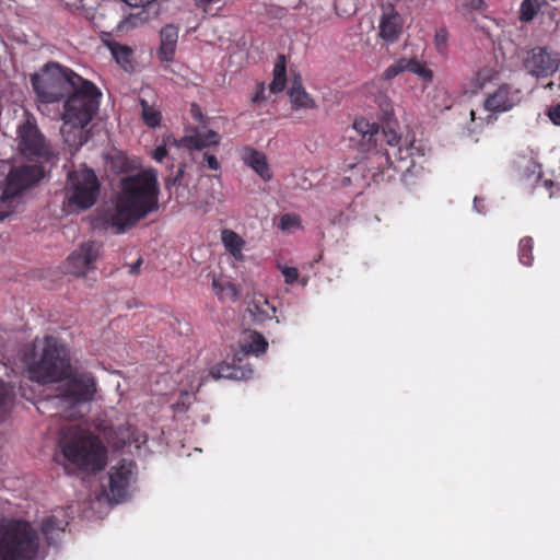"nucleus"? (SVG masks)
I'll return each instance as SVG.
<instances>
[{"mask_svg":"<svg viewBox=\"0 0 560 560\" xmlns=\"http://www.w3.org/2000/svg\"><path fill=\"white\" fill-rule=\"evenodd\" d=\"M27 373L31 381L39 384L67 378L56 396V405L66 418L82 417L96 393V383L92 374L72 373L68 349L52 336L34 342Z\"/></svg>","mask_w":560,"mask_h":560,"instance_id":"nucleus-1","label":"nucleus"},{"mask_svg":"<svg viewBox=\"0 0 560 560\" xmlns=\"http://www.w3.org/2000/svg\"><path fill=\"white\" fill-rule=\"evenodd\" d=\"M159 183L153 168L121 179L120 191L113 207L104 213V222L116 234L124 233L139 220L159 208Z\"/></svg>","mask_w":560,"mask_h":560,"instance_id":"nucleus-2","label":"nucleus"},{"mask_svg":"<svg viewBox=\"0 0 560 560\" xmlns=\"http://www.w3.org/2000/svg\"><path fill=\"white\" fill-rule=\"evenodd\" d=\"M101 93L85 80L65 101L60 133L71 150H78L89 139L88 126L100 105Z\"/></svg>","mask_w":560,"mask_h":560,"instance_id":"nucleus-3","label":"nucleus"},{"mask_svg":"<svg viewBox=\"0 0 560 560\" xmlns=\"http://www.w3.org/2000/svg\"><path fill=\"white\" fill-rule=\"evenodd\" d=\"M58 445L62 455V460L57 457L60 464L70 463L86 471H97L105 466V447L78 425L63 428Z\"/></svg>","mask_w":560,"mask_h":560,"instance_id":"nucleus-4","label":"nucleus"},{"mask_svg":"<svg viewBox=\"0 0 560 560\" xmlns=\"http://www.w3.org/2000/svg\"><path fill=\"white\" fill-rule=\"evenodd\" d=\"M38 536L30 523L0 521V560H43Z\"/></svg>","mask_w":560,"mask_h":560,"instance_id":"nucleus-5","label":"nucleus"},{"mask_svg":"<svg viewBox=\"0 0 560 560\" xmlns=\"http://www.w3.org/2000/svg\"><path fill=\"white\" fill-rule=\"evenodd\" d=\"M85 81L71 70L48 63L40 74L32 77L33 89L42 103H55L68 97Z\"/></svg>","mask_w":560,"mask_h":560,"instance_id":"nucleus-6","label":"nucleus"},{"mask_svg":"<svg viewBox=\"0 0 560 560\" xmlns=\"http://www.w3.org/2000/svg\"><path fill=\"white\" fill-rule=\"evenodd\" d=\"M100 192V183L93 170L81 167L68 174L66 199L74 211L93 207Z\"/></svg>","mask_w":560,"mask_h":560,"instance_id":"nucleus-7","label":"nucleus"},{"mask_svg":"<svg viewBox=\"0 0 560 560\" xmlns=\"http://www.w3.org/2000/svg\"><path fill=\"white\" fill-rule=\"evenodd\" d=\"M412 150L411 144L394 148L393 152L389 150L386 152L374 150L370 160L376 163L381 173L393 170L394 174H400L401 179L407 183L408 175L411 174L416 167L412 160Z\"/></svg>","mask_w":560,"mask_h":560,"instance_id":"nucleus-8","label":"nucleus"},{"mask_svg":"<svg viewBox=\"0 0 560 560\" xmlns=\"http://www.w3.org/2000/svg\"><path fill=\"white\" fill-rule=\"evenodd\" d=\"M44 174L45 170L37 164L24 165L12 170L8 175L7 186L0 196L1 202L9 203L22 190L39 182Z\"/></svg>","mask_w":560,"mask_h":560,"instance_id":"nucleus-9","label":"nucleus"},{"mask_svg":"<svg viewBox=\"0 0 560 560\" xmlns=\"http://www.w3.org/2000/svg\"><path fill=\"white\" fill-rule=\"evenodd\" d=\"M19 149L30 160H48L49 149L37 127L26 120L18 129Z\"/></svg>","mask_w":560,"mask_h":560,"instance_id":"nucleus-10","label":"nucleus"},{"mask_svg":"<svg viewBox=\"0 0 560 560\" xmlns=\"http://www.w3.org/2000/svg\"><path fill=\"white\" fill-rule=\"evenodd\" d=\"M100 256L101 244L94 241L84 242L68 256L65 269L68 273L77 277L85 276L94 269V264Z\"/></svg>","mask_w":560,"mask_h":560,"instance_id":"nucleus-11","label":"nucleus"},{"mask_svg":"<svg viewBox=\"0 0 560 560\" xmlns=\"http://www.w3.org/2000/svg\"><path fill=\"white\" fill-rule=\"evenodd\" d=\"M523 98L522 91L510 83L500 84L483 101V108L493 114L512 110Z\"/></svg>","mask_w":560,"mask_h":560,"instance_id":"nucleus-12","label":"nucleus"},{"mask_svg":"<svg viewBox=\"0 0 560 560\" xmlns=\"http://www.w3.org/2000/svg\"><path fill=\"white\" fill-rule=\"evenodd\" d=\"M557 55L548 51L546 47H535L528 51L524 60V67L534 77H548L559 67Z\"/></svg>","mask_w":560,"mask_h":560,"instance_id":"nucleus-13","label":"nucleus"},{"mask_svg":"<svg viewBox=\"0 0 560 560\" xmlns=\"http://www.w3.org/2000/svg\"><path fill=\"white\" fill-rule=\"evenodd\" d=\"M132 472L133 465L128 460H121L110 468L108 472V489L109 495L114 501L120 502L127 497Z\"/></svg>","mask_w":560,"mask_h":560,"instance_id":"nucleus-14","label":"nucleus"},{"mask_svg":"<svg viewBox=\"0 0 560 560\" xmlns=\"http://www.w3.org/2000/svg\"><path fill=\"white\" fill-rule=\"evenodd\" d=\"M220 142L218 132L208 129L195 128L182 139V144L189 150H202L210 145H217Z\"/></svg>","mask_w":560,"mask_h":560,"instance_id":"nucleus-15","label":"nucleus"},{"mask_svg":"<svg viewBox=\"0 0 560 560\" xmlns=\"http://www.w3.org/2000/svg\"><path fill=\"white\" fill-rule=\"evenodd\" d=\"M353 130L361 136L362 151L368 152L370 159L372 152L377 150L380 137L378 125L370 124L365 118H359L353 122Z\"/></svg>","mask_w":560,"mask_h":560,"instance_id":"nucleus-16","label":"nucleus"},{"mask_svg":"<svg viewBox=\"0 0 560 560\" xmlns=\"http://www.w3.org/2000/svg\"><path fill=\"white\" fill-rule=\"evenodd\" d=\"M68 520L63 510H57L51 516L46 517L42 523V533L48 544L56 542L63 533Z\"/></svg>","mask_w":560,"mask_h":560,"instance_id":"nucleus-17","label":"nucleus"},{"mask_svg":"<svg viewBox=\"0 0 560 560\" xmlns=\"http://www.w3.org/2000/svg\"><path fill=\"white\" fill-rule=\"evenodd\" d=\"M242 159L244 163L252 167L264 180L271 178L272 174L264 153L246 148L243 150Z\"/></svg>","mask_w":560,"mask_h":560,"instance_id":"nucleus-18","label":"nucleus"},{"mask_svg":"<svg viewBox=\"0 0 560 560\" xmlns=\"http://www.w3.org/2000/svg\"><path fill=\"white\" fill-rule=\"evenodd\" d=\"M113 442L116 447L135 445L137 450H140L147 442V435L136 431L128 424L127 427L118 428L114 432Z\"/></svg>","mask_w":560,"mask_h":560,"instance_id":"nucleus-19","label":"nucleus"},{"mask_svg":"<svg viewBox=\"0 0 560 560\" xmlns=\"http://www.w3.org/2000/svg\"><path fill=\"white\" fill-rule=\"evenodd\" d=\"M178 30L174 25H166L161 31L160 57L164 61L172 60L177 45Z\"/></svg>","mask_w":560,"mask_h":560,"instance_id":"nucleus-20","label":"nucleus"},{"mask_svg":"<svg viewBox=\"0 0 560 560\" xmlns=\"http://www.w3.org/2000/svg\"><path fill=\"white\" fill-rule=\"evenodd\" d=\"M221 242L225 250L236 260L244 258L243 250L246 242L236 232L224 229L221 231Z\"/></svg>","mask_w":560,"mask_h":560,"instance_id":"nucleus-21","label":"nucleus"},{"mask_svg":"<svg viewBox=\"0 0 560 560\" xmlns=\"http://www.w3.org/2000/svg\"><path fill=\"white\" fill-rule=\"evenodd\" d=\"M397 13L384 14L380 22V37L387 43H395L401 32Z\"/></svg>","mask_w":560,"mask_h":560,"instance_id":"nucleus-22","label":"nucleus"},{"mask_svg":"<svg viewBox=\"0 0 560 560\" xmlns=\"http://www.w3.org/2000/svg\"><path fill=\"white\" fill-rule=\"evenodd\" d=\"M518 176L528 183H538L541 179V166L532 158H522L518 161Z\"/></svg>","mask_w":560,"mask_h":560,"instance_id":"nucleus-23","label":"nucleus"},{"mask_svg":"<svg viewBox=\"0 0 560 560\" xmlns=\"http://www.w3.org/2000/svg\"><path fill=\"white\" fill-rule=\"evenodd\" d=\"M211 373L215 378L225 377L233 380H249L253 376L254 371L247 365H222L217 372L212 371Z\"/></svg>","mask_w":560,"mask_h":560,"instance_id":"nucleus-24","label":"nucleus"},{"mask_svg":"<svg viewBox=\"0 0 560 560\" xmlns=\"http://www.w3.org/2000/svg\"><path fill=\"white\" fill-rule=\"evenodd\" d=\"M285 72V59L283 55H280L273 67V80L268 86L269 94H278L284 90L287 83Z\"/></svg>","mask_w":560,"mask_h":560,"instance_id":"nucleus-25","label":"nucleus"},{"mask_svg":"<svg viewBox=\"0 0 560 560\" xmlns=\"http://www.w3.org/2000/svg\"><path fill=\"white\" fill-rule=\"evenodd\" d=\"M498 75L499 72L493 68L485 67L479 69L474 75V89L471 90V92L474 94H477L479 91H482L487 86V84L493 82L498 78Z\"/></svg>","mask_w":560,"mask_h":560,"instance_id":"nucleus-26","label":"nucleus"},{"mask_svg":"<svg viewBox=\"0 0 560 560\" xmlns=\"http://www.w3.org/2000/svg\"><path fill=\"white\" fill-rule=\"evenodd\" d=\"M289 96L292 103V106L296 109L306 107L311 104L312 100L306 94L304 89L301 85L300 80H293L291 88L289 90Z\"/></svg>","mask_w":560,"mask_h":560,"instance_id":"nucleus-27","label":"nucleus"},{"mask_svg":"<svg viewBox=\"0 0 560 560\" xmlns=\"http://www.w3.org/2000/svg\"><path fill=\"white\" fill-rule=\"evenodd\" d=\"M212 288L220 299H229L232 301L237 299L238 292L236 288L228 280L213 277Z\"/></svg>","mask_w":560,"mask_h":560,"instance_id":"nucleus-28","label":"nucleus"},{"mask_svg":"<svg viewBox=\"0 0 560 560\" xmlns=\"http://www.w3.org/2000/svg\"><path fill=\"white\" fill-rule=\"evenodd\" d=\"M405 69L408 72L417 74L424 82H431L433 80V72L429 69L425 63L413 59L405 58Z\"/></svg>","mask_w":560,"mask_h":560,"instance_id":"nucleus-29","label":"nucleus"},{"mask_svg":"<svg viewBox=\"0 0 560 560\" xmlns=\"http://www.w3.org/2000/svg\"><path fill=\"white\" fill-rule=\"evenodd\" d=\"M378 141L381 149L377 150L381 152H386L387 150L393 152L394 148H399L402 145L400 136H398L397 132L392 129H383L382 132H380Z\"/></svg>","mask_w":560,"mask_h":560,"instance_id":"nucleus-30","label":"nucleus"},{"mask_svg":"<svg viewBox=\"0 0 560 560\" xmlns=\"http://www.w3.org/2000/svg\"><path fill=\"white\" fill-rule=\"evenodd\" d=\"M248 339V342L242 346L244 354H259L266 351L268 343L261 335L249 332Z\"/></svg>","mask_w":560,"mask_h":560,"instance_id":"nucleus-31","label":"nucleus"},{"mask_svg":"<svg viewBox=\"0 0 560 560\" xmlns=\"http://www.w3.org/2000/svg\"><path fill=\"white\" fill-rule=\"evenodd\" d=\"M534 241L530 236L521 238L518 243V260L522 265L529 267L533 264Z\"/></svg>","mask_w":560,"mask_h":560,"instance_id":"nucleus-32","label":"nucleus"},{"mask_svg":"<svg viewBox=\"0 0 560 560\" xmlns=\"http://www.w3.org/2000/svg\"><path fill=\"white\" fill-rule=\"evenodd\" d=\"M142 107V119L144 124L149 127H156L161 121V113L155 107L149 105L145 100H141Z\"/></svg>","mask_w":560,"mask_h":560,"instance_id":"nucleus-33","label":"nucleus"},{"mask_svg":"<svg viewBox=\"0 0 560 560\" xmlns=\"http://www.w3.org/2000/svg\"><path fill=\"white\" fill-rule=\"evenodd\" d=\"M539 9V3L537 0H523L520 8V20L522 22L532 21Z\"/></svg>","mask_w":560,"mask_h":560,"instance_id":"nucleus-34","label":"nucleus"},{"mask_svg":"<svg viewBox=\"0 0 560 560\" xmlns=\"http://www.w3.org/2000/svg\"><path fill=\"white\" fill-rule=\"evenodd\" d=\"M301 220L296 214L287 213L283 214L278 223V228L285 233H292L300 229Z\"/></svg>","mask_w":560,"mask_h":560,"instance_id":"nucleus-35","label":"nucleus"},{"mask_svg":"<svg viewBox=\"0 0 560 560\" xmlns=\"http://www.w3.org/2000/svg\"><path fill=\"white\" fill-rule=\"evenodd\" d=\"M448 31L446 26H440L434 34V46L440 55H445L448 48Z\"/></svg>","mask_w":560,"mask_h":560,"instance_id":"nucleus-36","label":"nucleus"},{"mask_svg":"<svg viewBox=\"0 0 560 560\" xmlns=\"http://www.w3.org/2000/svg\"><path fill=\"white\" fill-rule=\"evenodd\" d=\"M406 71L405 69V58H400L396 60L394 63L388 66L383 72V79L392 80L401 72Z\"/></svg>","mask_w":560,"mask_h":560,"instance_id":"nucleus-37","label":"nucleus"},{"mask_svg":"<svg viewBox=\"0 0 560 560\" xmlns=\"http://www.w3.org/2000/svg\"><path fill=\"white\" fill-rule=\"evenodd\" d=\"M112 51L117 62L122 67L130 63L131 50L128 47L116 46L112 48Z\"/></svg>","mask_w":560,"mask_h":560,"instance_id":"nucleus-38","label":"nucleus"},{"mask_svg":"<svg viewBox=\"0 0 560 560\" xmlns=\"http://www.w3.org/2000/svg\"><path fill=\"white\" fill-rule=\"evenodd\" d=\"M278 268L280 269L285 283L292 284L298 280L299 272H298L296 268L288 267V266H280V265L278 266Z\"/></svg>","mask_w":560,"mask_h":560,"instance_id":"nucleus-39","label":"nucleus"},{"mask_svg":"<svg viewBox=\"0 0 560 560\" xmlns=\"http://www.w3.org/2000/svg\"><path fill=\"white\" fill-rule=\"evenodd\" d=\"M375 102L378 104L384 116H388L389 114L393 113L392 103L386 94L380 93L375 97Z\"/></svg>","mask_w":560,"mask_h":560,"instance_id":"nucleus-40","label":"nucleus"},{"mask_svg":"<svg viewBox=\"0 0 560 560\" xmlns=\"http://www.w3.org/2000/svg\"><path fill=\"white\" fill-rule=\"evenodd\" d=\"M547 116L553 125L560 126V103L550 106L547 110Z\"/></svg>","mask_w":560,"mask_h":560,"instance_id":"nucleus-41","label":"nucleus"},{"mask_svg":"<svg viewBox=\"0 0 560 560\" xmlns=\"http://www.w3.org/2000/svg\"><path fill=\"white\" fill-rule=\"evenodd\" d=\"M465 7L471 11L482 12L488 8V4L485 0H468Z\"/></svg>","mask_w":560,"mask_h":560,"instance_id":"nucleus-42","label":"nucleus"},{"mask_svg":"<svg viewBox=\"0 0 560 560\" xmlns=\"http://www.w3.org/2000/svg\"><path fill=\"white\" fill-rule=\"evenodd\" d=\"M9 388L5 386V384L0 381V410H2L9 400Z\"/></svg>","mask_w":560,"mask_h":560,"instance_id":"nucleus-43","label":"nucleus"},{"mask_svg":"<svg viewBox=\"0 0 560 560\" xmlns=\"http://www.w3.org/2000/svg\"><path fill=\"white\" fill-rule=\"evenodd\" d=\"M269 96L266 95V86L265 84H259L257 85V91L255 93V95L253 96L252 101L254 103H259V102H262L265 100H267Z\"/></svg>","mask_w":560,"mask_h":560,"instance_id":"nucleus-44","label":"nucleus"},{"mask_svg":"<svg viewBox=\"0 0 560 560\" xmlns=\"http://www.w3.org/2000/svg\"><path fill=\"white\" fill-rule=\"evenodd\" d=\"M203 160L207 163L208 168L210 170L217 171L220 167L219 162L213 154L205 153Z\"/></svg>","mask_w":560,"mask_h":560,"instance_id":"nucleus-45","label":"nucleus"},{"mask_svg":"<svg viewBox=\"0 0 560 560\" xmlns=\"http://www.w3.org/2000/svg\"><path fill=\"white\" fill-rule=\"evenodd\" d=\"M166 154H167V151H166L165 145H159V147L153 151V159H154L156 162H162V160L166 156Z\"/></svg>","mask_w":560,"mask_h":560,"instance_id":"nucleus-46","label":"nucleus"},{"mask_svg":"<svg viewBox=\"0 0 560 560\" xmlns=\"http://www.w3.org/2000/svg\"><path fill=\"white\" fill-rule=\"evenodd\" d=\"M190 112H191V115H192L194 118L201 119L202 114H201V109H200L199 106L192 104Z\"/></svg>","mask_w":560,"mask_h":560,"instance_id":"nucleus-47","label":"nucleus"},{"mask_svg":"<svg viewBox=\"0 0 560 560\" xmlns=\"http://www.w3.org/2000/svg\"><path fill=\"white\" fill-rule=\"evenodd\" d=\"M141 262H142V260L139 258L136 261V264L131 265L130 269H129V273L130 275H137L139 272V268H140Z\"/></svg>","mask_w":560,"mask_h":560,"instance_id":"nucleus-48","label":"nucleus"},{"mask_svg":"<svg viewBox=\"0 0 560 560\" xmlns=\"http://www.w3.org/2000/svg\"><path fill=\"white\" fill-rule=\"evenodd\" d=\"M542 185L545 186L546 189H550L553 186V182L546 179L544 180Z\"/></svg>","mask_w":560,"mask_h":560,"instance_id":"nucleus-49","label":"nucleus"},{"mask_svg":"<svg viewBox=\"0 0 560 560\" xmlns=\"http://www.w3.org/2000/svg\"><path fill=\"white\" fill-rule=\"evenodd\" d=\"M174 407L176 410H185L187 408L185 402H177Z\"/></svg>","mask_w":560,"mask_h":560,"instance_id":"nucleus-50","label":"nucleus"},{"mask_svg":"<svg viewBox=\"0 0 560 560\" xmlns=\"http://www.w3.org/2000/svg\"><path fill=\"white\" fill-rule=\"evenodd\" d=\"M180 397H183V398H184V397H188V392H187V390L183 392V393H182V395H180Z\"/></svg>","mask_w":560,"mask_h":560,"instance_id":"nucleus-51","label":"nucleus"},{"mask_svg":"<svg viewBox=\"0 0 560 560\" xmlns=\"http://www.w3.org/2000/svg\"><path fill=\"white\" fill-rule=\"evenodd\" d=\"M8 214H0V221H2Z\"/></svg>","mask_w":560,"mask_h":560,"instance_id":"nucleus-52","label":"nucleus"},{"mask_svg":"<svg viewBox=\"0 0 560 560\" xmlns=\"http://www.w3.org/2000/svg\"><path fill=\"white\" fill-rule=\"evenodd\" d=\"M470 115H471V118L474 119V118H475V112H474V110H471V112H470Z\"/></svg>","mask_w":560,"mask_h":560,"instance_id":"nucleus-53","label":"nucleus"},{"mask_svg":"<svg viewBox=\"0 0 560 560\" xmlns=\"http://www.w3.org/2000/svg\"><path fill=\"white\" fill-rule=\"evenodd\" d=\"M182 174H183V171H182V170H179V171H178V176H182Z\"/></svg>","mask_w":560,"mask_h":560,"instance_id":"nucleus-54","label":"nucleus"}]
</instances>
